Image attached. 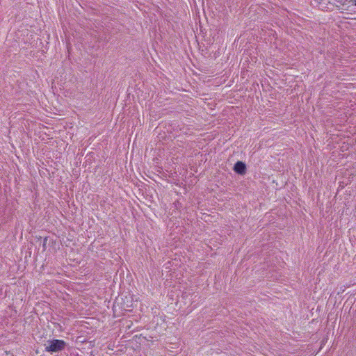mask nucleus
I'll return each instance as SVG.
<instances>
[{"mask_svg":"<svg viewBox=\"0 0 356 356\" xmlns=\"http://www.w3.org/2000/svg\"><path fill=\"white\" fill-rule=\"evenodd\" d=\"M65 342L63 340L53 339L45 345V350L47 352H58L64 349Z\"/></svg>","mask_w":356,"mask_h":356,"instance_id":"f257e3e1","label":"nucleus"},{"mask_svg":"<svg viewBox=\"0 0 356 356\" xmlns=\"http://www.w3.org/2000/svg\"><path fill=\"white\" fill-rule=\"evenodd\" d=\"M235 172L240 175H243L245 172L246 166L242 161H238L236 163L234 167Z\"/></svg>","mask_w":356,"mask_h":356,"instance_id":"f03ea898","label":"nucleus"},{"mask_svg":"<svg viewBox=\"0 0 356 356\" xmlns=\"http://www.w3.org/2000/svg\"><path fill=\"white\" fill-rule=\"evenodd\" d=\"M355 5H356V3H355Z\"/></svg>","mask_w":356,"mask_h":356,"instance_id":"7ed1b4c3","label":"nucleus"}]
</instances>
